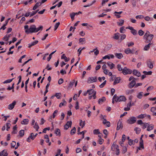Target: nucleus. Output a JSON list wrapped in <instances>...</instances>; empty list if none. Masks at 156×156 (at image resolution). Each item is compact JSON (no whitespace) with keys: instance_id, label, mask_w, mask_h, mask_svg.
Here are the masks:
<instances>
[{"instance_id":"1","label":"nucleus","mask_w":156,"mask_h":156,"mask_svg":"<svg viewBox=\"0 0 156 156\" xmlns=\"http://www.w3.org/2000/svg\"><path fill=\"white\" fill-rule=\"evenodd\" d=\"M24 29L25 33L27 34H28L29 33L36 32V27L34 25H33L30 26L29 28L28 25H26L24 26Z\"/></svg>"},{"instance_id":"2","label":"nucleus","mask_w":156,"mask_h":156,"mask_svg":"<svg viewBox=\"0 0 156 156\" xmlns=\"http://www.w3.org/2000/svg\"><path fill=\"white\" fill-rule=\"evenodd\" d=\"M154 37V35L151 34L149 31L147 30L144 36V38L146 40L147 43L151 42Z\"/></svg>"},{"instance_id":"3","label":"nucleus","mask_w":156,"mask_h":156,"mask_svg":"<svg viewBox=\"0 0 156 156\" xmlns=\"http://www.w3.org/2000/svg\"><path fill=\"white\" fill-rule=\"evenodd\" d=\"M119 146L118 145L116 144L115 142H114L111 147V149L112 151H114L116 150V154L118 155L119 154Z\"/></svg>"},{"instance_id":"4","label":"nucleus","mask_w":156,"mask_h":156,"mask_svg":"<svg viewBox=\"0 0 156 156\" xmlns=\"http://www.w3.org/2000/svg\"><path fill=\"white\" fill-rule=\"evenodd\" d=\"M136 120V118L134 116L130 117L127 120V123L129 124H133L135 122Z\"/></svg>"},{"instance_id":"5","label":"nucleus","mask_w":156,"mask_h":156,"mask_svg":"<svg viewBox=\"0 0 156 156\" xmlns=\"http://www.w3.org/2000/svg\"><path fill=\"white\" fill-rule=\"evenodd\" d=\"M97 81V78L96 76L89 77L87 80V83H90L93 82H96Z\"/></svg>"},{"instance_id":"6","label":"nucleus","mask_w":156,"mask_h":156,"mask_svg":"<svg viewBox=\"0 0 156 156\" xmlns=\"http://www.w3.org/2000/svg\"><path fill=\"white\" fill-rule=\"evenodd\" d=\"M126 100V97L123 96H120L119 97L117 98V99H116L115 100V101L116 102H120L121 101H125Z\"/></svg>"},{"instance_id":"7","label":"nucleus","mask_w":156,"mask_h":156,"mask_svg":"<svg viewBox=\"0 0 156 156\" xmlns=\"http://www.w3.org/2000/svg\"><path fill=\"white\" fill-rule=\"evenodd\" d=\"M16 104V101H14L12 103L9 104L8 106V109L9 110H12L14 108L15 105Z\"/></svg>"},{"instance_id":"8","label":"nucleus","mask_w":156,"mask_h":156,"mask_svg":"<svg viewBox=\"0 0 156 156\" xmlns=\"http://www.w3.org/2000/svg\"><path fill=\"white\" fill-rule=\"evenodd\" d=\"M136 85V81L135 80L132 81L128 85V87L130 88H132Z\"/></svg>"},{"instance_id":"9","label":"nucleus","mask_w":156,"mask_h":156,"mask_svg":"<svg viewBox=\"0 0 156 156\" xmlns=\"http://www.w3.org/2000/svg\"><path fill=\"white\" fill-rule=\"evenodd\" d=\"M123 127L122 125V122L120 120H119L117 123L116 129L119 130L120 128L122 129Z\"/></svg>"},{"instance_id":"10","label":"nucleus","mask_w":156,"mask_h":156,"mask_svg":"<svg viewBox=\"0 0 156 156\" xmlns=\"http://www.w3.org/2000/svg\"><path fill=\"white\" fill-rule=\"evenodd\" d=\"M147 64L148 67L152 69L153 68V64L150 60L147 61Z\"/></svg>"},{"instance_id":"11","label":"nucleus","mask_w":156,"mask_h":156,"mask_svg":"<svg viewBox=\"0 0 156 156\" xmlns=\"http://www.w3.org/2000/svg\"><path fill=\"white\" fill-rule=\"evenodd\" d=\"M8 154L6 150H4L0 153V156H8Z\"/></svg>"},{"instance_id":"12","label":"nucleus","mask_w":156,"mask_h":156,"mask_svg":"<svg viewBox=\"0 0 156 156\" xmlns=\"http://www.w3.org/2000/svg\"><path fill=\"white\" fill-rule=\"evenodd\" d=\"M134 49H125V52L127 54H133L134 53L135 51Z\"/></svg>"},{"instance_id":"13","label":"nucleus","mask_w":156,"mask_h":156,"mask_svg":"<svg viewBox=\"0 0 156 156\" xmlns=\"http://www.w3.org/2000/svg\"><path fill=\"white\" fill-rule=\"evenodd\" d=\"M133 74L134 75H135L138 77L140 76L141 75L140 73V72L136 69H134L133 70Z\"/></svg>"},{"instance_id":"14","label":"nucleus","mask_w":156,"mask_h":156,"mask_svg":"<svg viewBox=\"0 0 156 156\" xmlns=\"http://www.w3.org/2000/svg\"><path fill=\"white\" fill-rule=\"evenodd\" d=\"M115 57L119 59H121L123 57L122 54L121 53H115Z\"/></svg>"},{"instance_id":"15","label":"nucleus","mask_w":156,"mask_h":156,"mask_svg":"<svg viewBox=\"0 0 156 156\" xmlns=\"http://www.w3.org/2000/svg\"><path fill=\"white\" fill-rule=\"evenodd\" d=\"M13 131L12 132V134H16L17 133V125H15L13 128Z\"/></svg>"},{"instance_id":"16","label":"nucleus","mask_w":156,"mask_h":156,"mask_svg":"<svg viewBox=\"0 0 156 156\" xmlns=\"http://www.w3.org/2000/svg\"><path fill=\"white\" fill-rule=\"evenodd\" d=\"M106 100V98L105 97H103L101 98H100L98 101V103L99 104H101L102 103V102H105Z\"/></svg>"},{"instance_id":"17","label":"nucleus","mask_w":156,"mask_h":156,"mask_svg":"<svg viewBox=\"0 0 156 156\" xmlns=\"http://www.w3.org/2000/svg\"><path fill=\"white\" fill-rule=\"evenodd\" d=\"M107 64L108 66L110 67V68L111 69H113L115 66L114 64L110 62H107Z\"/></svg>"},{"instance_id":"18","label":"nucleus","mask_w":156,"mask_h":156,"mask_svg":"<svg viewBox=\"0 0 156 156\" xmlns=\"http://www.w3.org/2000/svg\"><path fill=\"white\" fill-rule=\"evenodd\" d=\"M55 133L57 136H61L60 130L59 129H56L55 131Z\"/></svg>"},{"instance_id":"19","label":"nucleus","mask_w":156,"mask_h":156,"mask_svg":"<svg viewBox=\"0 0 156 156\" xmlns=\"http://www.w3.org/2000/svg\"><path fill=\"white\" fill-rule=\"evenodd\" d=\"M128 69L127 67H125L122 70V73L124 75H126L128 74Z\"/></svg>"},{"instance_id":"20","label":"nucleus","mask_w":156,"mask_h":156,"mask_svg":"<svg viewBox=\"0 0 156 156\" xmlns=\"http://www.w3.org/2000/svg\"><path fill=\"white\" fill-rule=\"evenodd\" d=\"M38 41H34L31 44H29V46H28V47L29 48H30L31 46H34V45L36 44H37L38 43Z\"/></svg>"},{"instance_id":"21","label":"nucleus","mask_w":156,"mask_h":156,"mask_svg":"<svg viewBox=\"0 0 156 156\" xmlns=\"http://www.w3.org/2000/svg\"><path fill=\"white\" fill-rule=\"evenodd\" d=\"M29 120L27 119H25L21 122L22 124L27 125L28 123Z\"/></svg>"},{"instance_id":"22","label":"nucleus","mask_w":156,"mask_h":156,"mask_svg":"<svg viewBox=\"0 0 156 156\" xmlns=\"http://www.w3.org/2000/svg\"><path fill=\"white\" fill-rule=\"evenodd\" d=\"M154 125H150L149 124V125L148 126L147 128V130L148 131H150L151 130H152L154 128Z\"/></svg>"},{"instance_id":"23","label":"nucleus","mask_w":156,"mask_h":156,"mask_svg":"<svg viewBox=\"0 0 156 156\" xmlns=\"http://www.w3.org/2000/svg\"><path fill=\"white\" fill-rule=\"evenodd\" d=\"M119 35L120 34L119 33H115L114 34V35L113 36V38L114 39H115L116 40H118L119 38Z\"/></svg>"},{"instance_id":"24","label":"nucleus","mask_w":156,"mask_h":156,"mask_svg":"<svg viewBox=\"0 0 156 156\" xmlns=\"http://www.w3.org/2000/svg\"><path fill=\"white\" fill-rule=\"evenodd\" d=\"M95 92H96V91H95L94 90L92 89L87 90V92H88V94L89 95H91L92 94H93Z\"/></svg>"},{"instance_id":"25","label":"nucleus","mask_w":156,"mask_h":156,"mask_svg":"<svg viewBox=\"0 0 156 156\" xmlns=\"http://www.w3.org/2000/svg\"><path fill=\"white\" fill-rule=\"evenodd\" d=\"M119 22H118L117 23L118 25L119 26H122L124 23V20H123L120 19L119 20Z\"/></svg>"},{"instance_id":"26","label":"nucleus","mask_w":156,"mask_h":156,"mask_svg":"<svg viewBox=\"0 0 156 156\" xmlns=\"http://www.w3.org/2000/svg\"><path fill=\"white\" fill-rule=\"evenodd\" d=\"M134 90H127L126 91V93L127 95L131 94L134 92Z\"/></svg>"},{"instance_id":"27","label":"nucleus","mask_w":156,"mask_h":156,"mask_svg":"<svg viewBox=\"0 0 156 156\" xmlns=\"http://www.w3.org/2000/svg\"><path fill=\"white\" fill-rule=\"evenodd\" d=\"M140 146L141 147V148L144 149V147L143 144V140L142 139V138H140Z\"/></svg>"},{"instance_id":"28","label":"nucleus","mask_w":156,"mask_h":156,"mask_svg":"<svg viewBox=\"0 0 156 156\" xmlns=\"http://www.w3.org/2000/svg\"><path fill=\"white\" fill-rule=\"evenodd\" d=\"M40 3V2H37L35 4L33 7V10H35L38 6L41 5V4H39Z\"/></svg>"},{"instance_id":"29","label":"nucleus","mask_w":156,"mask_h":156,"mask_svg":"<svg viewBox=\"0 0 156 156\" xmlns=\"http://www.w3.org/2000/svg\"><path fill=\"white\" fill-rule=\"evenodd\" d=\"M55 95L57 99H60L61 98V94L60 93H56Z\"/></svg>"},{"instance_id":"30","label":"nucleus","mask_w":156,"mask_h":156,"mask_svg":"<svg viewBox=\"0 0 156 156\" xmlns=\"http://www.w3.org/2000/svg\"><path fill=\"white\" fill-rule=\"evenodd\" d=\"M149 125V123H143V124H142V128L143 129H144L147 127Z\"/></svg>"},{"instance_id":"31","label":"nucleus","mask_w":156,"mask_h":156,"mask_svg":"<svg viewBox=\"0 0 156 156\" xmlns=\"http://www.w3.org/2000/svg\"><path fill=\"white\" fill-rule=\"evenodd\" d=\"M143 93L142 92H140L137 96V97L139 99H141L143 96Z\"/></svg>"},{"instance_id":"32","label":"nucleus","mask_w":156,"mask_h":156,"mask_svg":"<svg viewBox=\"0 0 156 156\" xmlns=\"http://www.w3.org/2000/svg\"><path fill=\"white\" fill-rule=\"evenodd\" d=\"M134 130L136 131V134H138L140 133L141 129L139 128L136 127L135 128Z\"/></svg>"},{"instance_id":"33","label":"nucleus","mask_w":156,"mask_h":156,"mask_svg":"<svg viewBox=\"0 0 156 156\" xmlns=\"http://www.w3.org/2000/svg\"><path fill=\"white\" fill-rule=\"evenodd\" d=\"M62 59H64L65 62H68L69 60V59H68V58L65 55V54H63L61 57Z\"/></svg>"},{"instance_id":"34","label":"nucleus","mask_w":156,"mask_h":156,"mask_svg":"<svg viewBox=\"0 0 156 156\" xmlns=\"http://www.w3.org/2000/svg\"><path fill=\"white\" fill-rule=\"evenodd\" d=\"M117 68L119 71H122L123 69L121 65L119 64L117 65Z\"/></svg>"},{"instance_id":"35","label":"nucleus","mask_w":156,"mask_h":156,"mask_svg":"<svg viewBox=\"0 0 156 156\" xmlns=\"http://www.w3.org/2000/svg\"><path fill=\"white\" fill-rule=\"evenodd\" d=\"M80 126H82V127L83 128L85 125V121H84L83 122V121L82 120H80Z\"/></svg>"},{"instance_id":"36","label":"nucleus","mask_w":156,"mask_h":156,"mask_svg":"<svg viewBox=\"0 0 156 156\" xmlns=\"http://www.w3.org/2000/svg\"><path fill=\"white\" fill-rule=\"evenodd\" d=\"M75 82V80H73L72 81L70 82V83L69 84V85L68 87H72L73 85H74V83Z\"/></svg>"},{"instance_id":"37","label":"nucleus","mask_w":156,"mask_h":156,"mask_svg":"<svg viewBox=\"0 0 156 156\" xmlns=\"http://www.w3.org/2000/svg\"><path fill=\"white\" fill-rule=\"evenodd\" d=\"M120 80V79L119 77H118L116 78V79H115V81L113 83L114 85H115L116 83H119V81Z\"/></svg>"},{"instance_id":"38","label":"nucleus","mask_w":156,"mask_h":156,"mask_svg":"<svg viewBox=\"0 0 156 156\" xmlns=\"http://www.w3.org/2000/svg\"><path fill=\"white\" fill-rule=\"evenodd\" d=\"M76 132V129L75 127H74L73 129L71 131V135H73L74 133H75Z\"/></svg>"},{"instance_id":"39","label":"nucleus","mask_w":156,"mask_h":156,"mask_svg":"<svg viewBox=\"0 0 156 156\" xmlns=\"http://www.w3.org/2000/svg\"><path fill=\"white\" fill-rule=\"evenodd\" d=\"M24 130L22 129L19 132V134L21 137H22L24 135Z\"/></svg>"},{"instance_id":"40","label":"nucleus","mask_w":156,"mask_h":156,"mask_svg":"<svg viewBox=\"0 0 156 156\" xmlns=\"http://www.w3.org/2000/svg\"><path fill=\"white\" fill-rule=\"evenodd\" d=\"M43 29V27L42 26H40L37 28L36 27V32H37L39 30H42Z\"/></svg>"},{"instance_id":"41","label":"nucleus","mask_w":156,"mask_h":156,"mask_svg":"<svg viewBox=\"0 0 156 156\" xmlns=\"http://www.w3.org/2000/svg\"><path fill=\"white\" fill-rule=\"evenodd\" d=\"M66 103V102L65 101V100H64L62 102H61L60 104L59 105V107H61L62 106L65 105Z\"/></svg>"},{"instance_id":"42","label":"nucleus","mask_w":156,"mask_h":156,"mask_svg":"<svg viewBox=\"0 0 156 156\" xmlns=\"http://www.w3.org/2000/svg\"><path fill=\"white\" fill-rule=\"evenodd\" d=\"M75 15L74 12H72L70 14V16L72 19V20H74Z\"/></svg>"},{"instance_id":"43","label":"nucleus","mask_w":156,"mask_h":156,"mask_svg":"<svg viewBox=\"0 0 156 156\" xmlns=\"http://www.w3.org/2000/svg\"><path fill=\"white\" fill-rule=\"evenodd\" d=\"M143 73L146 75H151L152 74V72L151 71L147 72L146 71H144Z\"/></svg>"},{"instance_id":"44","label":"nucleus","mask_w":156,"mask_h":156,"mask_svg":"<svg viewBox=\"0 0 156 156\" xmlns=\"http://www.w3.org/2000/svg\"><path fill=\"white\" fill-rule=\"evenodd\" d=\"M13 79V78H12L11 79H8V80H5V81H4L3 82V83L5 84V83H10L12 81V80Z\"/></svg>"},{"instance_id":"45","label":"nucleus","mask_w":156,"mask_h":156,"mask_svg":"<svg viewBox=\"0 0 156 156\" xmlns=\"http://www.w3.org/2000/svg\"><path fill=\"white\" fill-rule=\"evenodd\" d=\"M127 151V149L126 147L124 146L123 147L122 151V153L124 154Z\"/></svg>"},{"instance_id":"46","label":"nucleus","mask_w":156,"mask_h":156,"mask_svg":"<svg viewBox=\"0 0 156 156\" xmlns=\"http://www.w3.org/2000/svg\"><path fill=\"white\" fill-rule=\"evenodd\" d=\"M29 137L33 140L35 138V136H34V134L33 133H31L30 134V136Z\"/></svg>"},{"instance_id":"47","label":"nucleus","mask_w":156,"mask_h":156,"mask_svg":"<svg viewBox=\"0 0 156 156\" xmlns=\"http://www.w3.org/2000/svg\"><path fill=\"white\" fill-rule=\"evenodd\" d=\"M100 133L98 129H95L93 131V133L94 134H98Z\"/></svg>"},{"instance_id":"48","label":"nucleus","mask_w":156,"mask_h":156,"mask_svg":"<svg viewBox=\"0 0 156 156\" xmlns=\"http://www.w3.org/2000/svg\"><path fill=\"white\" fill-rule=\"evenodd\" d=\"M60 24V23L59 22H58L55 24V27H54L55 30H56L57 29V28L59 26V25Z\"/></svg>"},{"instance_id":"49","label":"nucleus","mask_w":156,"mask_h":156,"mask_svg":"<svg viewBox=\"0 0 156 156\" xmlns=\"http://www.w3.org/2000/svg\"><path fill=\"white\" fill-rule=\"evenodd\" d=\"M146 115V114H141L139 115L137 117V118L138 119H142V118H143L144 117V116H145Z\"/></svg>"},{"instance_id":"50","label":"nucleus","mask_w":156,"mask_h":156,"mask_svg":"<svg viewBox=\"0 0 156 156\" xmlns=\"http://www.w3.org/2000/svg\"><path fill=\"white\" fill-rule=\"evenodd\" d=\"M132 102H129L128 103L127 105V107H130L131 106H133L134 105V103H132Z\"/></svg>"},{"instance_id":"51","label":"nucleus","mask_w":156,"mask_h":156,"mask_svg":"<svg viewBox=\"0 0 156 156\" xmlns=\"http://www.w3.org/2000/svg\"><path fill=\"white\" fill-rule=\"evenodd\" d=\"M38 10H38L35 11H33L31 13L30 16L31 17L35 15L38 12Z\"/></svg>"},{"instance_id":"52","label":"nucleus","mask_w":156,"mask_h":156,"mask_svg":"<svg viewBox=\"0 0 156 156\" xmlns=\"http://www.w3.org/2000/svg\"><path fill=\"white\" fill-rule=\"evenodd\" d=\"M34 128L37 131H38V129H39V127L38 126V124L37 122H36L35 123V125L34 126Z\"/></svg>"},{"instance_id":"53","label":"nucleus","mask_w":156,"mask_h":156,"mask_svg":"<svg viewBox=\"0 0 156 156\" xmlns=\"http://www.w3.org/2000/svg\"><path fill=\"white\" fill-rule=\"evenodd\" d=\"M138 33L139 35L141 36L144 34V32L143 30H139Z\"/></svg>"},{"instance_id":"54","label":"nucleus","mask_w":156,"mask_h":156,"mask_svg":"<svg viewBox=\"0 0 156 156\" xmlns=\"http://www.w3.org/2000/svg\"><path fill=\"white\" fill-rule=\"evenodd\" d=\"M106 83V81L105 80L100 85L99 87L101 88L103 87L105 85Z\"/></svg>"},{"instance_id":"55","label":"nucleus","mask_w":156,"mask_h":156,"mask_svg":"<svg viewBox=\"0 0 156 156\" xmlns=\"http://www.w3.org/2000/svg\"><path fill=\"white\" fill-rule=\"evenodd\" d=\"M6 125L7 127L6 130L8 131L9 129L10 128L11 125L10 123H7Z\"/></svg>"},{"instance_id":"56","label":"nucleus","mask_w":156,"mask_h":156,"mask_svg":"<svg viewBox=\"0 0 156 156\" xmlns=\"http://www.w3.org/2000/svg\"><path fill=\"white\" fill-rule=\"evenodd\" d=\"M104 141V140L102 138H100L98 140V142L100 144H102Z\"/></svg>"},{"instance_id":"57","label":"nucleus","mask_w":156,"mask_h":156,"mask_svg":"<svg viewBox=\"0 0 156 156\" xmlns=\"http://www.w3.org/2000/svg\"><path fill=\"white\" fill-rule=\"evenodd\" d=\"M124 27H122L120 28V33H124V31H125Z\"/></svg>"},{"instance_id":"58","label":"nucleus","mask_w":156,"mask_h":156,"mask_svg":"<svg viewBox=\"0 0 156 156\" xmlns=\"http://www.w3.org/2000/svg\"><path fill=\"white\" fill-rule=\"evenodd\" d=\"M151 44L150 43H149L147 45H146L144 48V49H147L148 48H150V47L151 45Z\"/></svg>"},{"instance_id":"59","label":"nucleus","mask_w":156,"mask_h":156,"mask_svg":"<svg viewBox=\"0 0 156 156\" xmlns=\"http://www.w3.org/2000/svg\"><path fill=\"white\" fill-rule=\"evenodd\" d=\"M131 33L134 35H136L137 34V31L134 29L131 31Z\"/></svg>"},{"instance_id":"60","label":"nucleus","mask_w":156,"mask_h":156,"mask_svg":"<svg viewBox=\"0 0 156 156\" xmlns=\"http://www.w3.org/2000/svg\"><path fill=\"white\" fill-rule=\"evenodd\" d=\"M50 129V128L49 127H48L47 128H46L43 130V131L42 132L43 133H46V131L47 130H49Z\"/></svg>"},{"instance_id":"61","label":"nucleus","mask_w":156,"mask_h":156,"mask_svg":"<svg viewBox=\"0 0 156 156\" xmlns=\"http://www.w3.org/2000/svg\"><path fill=\"white\" fill-rule=\"evenodd\" d=\"M153 88H154V87L153 86H150L147 88V92H149L150 90H152Z\"/></svg>"},{"instance_id":"62","label":"nucleus","mask_w":156,"mask_h":156,"mask_svg":"<svg viewBox=\"0 0 156 156\" xmlns=\"http://www.w3.org/2000/svg\"><path fill=\"white\" fill-rule=\"evenodd\" d=\"M11 145L12 147L14 148L16 145V142L14 141H12V143H11Z\"/></svg>"},{"instance_id":"63","label":"nucleus","mask_w":156,"mask_h":156,"mask_svg":"<svg viewBox=\"0 0 156 156\" xmlns=\"http://www.w3.org/2000/svg\"><path fill=\"white\" fill-rule=\"evenodd\" d=\"M85 39L84 38H80L79 39V42L80 43H82V44H83V42H85Z\"/></svg>"},{"instance_id":"64","label":"nucleus","mask_w":156,"mask_h":156,"mask_svg":"<svg viewBox=\"0 0 156 156\" xmlns=\"http://www.w3.org/2000/svg\"><path fill=\"white\" fill-rule=\"evenodd\" d=\"M126 35L124 34H122L121 35V38H120V39H121V41H122V40H123V39H124L126 38Z\"/></svg>"}]
</instances>
